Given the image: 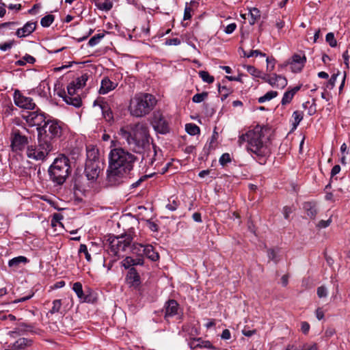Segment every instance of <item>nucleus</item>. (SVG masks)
I'll return each instance as SVG.
<instances>
[{
    "label": "nucleus",
    "instance_id": "28",
    "mask_svg": "<svg viewBox=\"0 0 350 350\" xmlns=\"http://www.w3.org/2000/svg\"><path fill=\"white\" fill-rule=\"evenodd\" d=\"M278 95V93L276 91L271 90V91L267 92L264 96H260L258 98V103H262L266 101L271 100V99L275 98Z\"/></svg>",
    "mask_w": 350,
    "mask_h": 350
},
{
    "label": "nucleus",
    "instance_id": "53",
    "mask_svg": "<svg viewBox=\"0 0 350 350\" xmlns=\"http://www.w3.org/2000/svg\"><path fill=\"white\" fill-rule=\"evenodd\" d=\"M14 44V41H10L8 42H4L0 44V50L3 51H6L9 49H10Z\"/></svg>",
    "mask_w": 350,
    "mask_h": 350
},
{
    "label": "nucleus",
    "instance_id": "10",
    "mask_svg": "<svg viewBox=\"0 0 350 350\" xmlns=\"http://www.w3.org/2000/svg\"><path fill=\"white\" fill-rule=\"evenodd\" d=\"M14 104L22 109L33 110L36 107V103L30 97L24 96L18 90H16L13 94Z\"/></svg>",
    "mask_w": 350,
    "mask_h": 350
},
{
    "label": "nucleus",
    "instance_id": "50",
    "mask_svg": "<svg viewBox=\"0 0 350 350\" xmlns=\"http://www.w3.org/2000/svg\"><path fill=\"white\" fill-rule=\"evenodd\" d=\"M152 174L150 175H143L137 181L132 183L131 187L133 188L137 187L141 185V184L146 180L148 178L151 177Z\"/></svg>",
    "mask_w": 350,
    "mask_h": 350
},
{
    "label": "nucleus",
    "instance_id": "14",
    "mask_svg": "<svg viewBox=\"0 0 350 350\" xmlns=\"http://www.w3.org/2000/svg\"><path fill=\"white\" fill-rule=\"evenodd\" d=\"M23 117L31 126H42V124H44V122L46 121L45 120L46 118L44 113L38 111L29 112L27 115Z\"/></svg>",
    "mask_w": 350,
    "mask_h": 350
},
{
    "label": "nucleus",
    "instance_id": "38",
    "mask_svg": "<svg viewBox=\"0 0 350 350\" xmlns=\"http://www.w3.org/2000/svg\"><path fill=\"white\" fill-rule=\"evenodd\" d=\"M208 96L207 92H202L200 94H195L192 98L193 103H200L202 102Z\"/></svg>",
    "mask_w": 350,
    "mask_h": 350
},
{
    "label": "nucleus",
    "instance_id": "2",
    "mask_svg": "<svg viewBox=\"0 0 350 350\" xmlns=\"http://www.w3.org/2000/svg\"><path fill=\"white\" fill-rule=\"evenodd\" d=\"M266 132L267 129L258 125L241 135L238 139L240 146L244 142H247V152L260 165L265 164L271 154L269 140Z\"/></svg>",
    "mask_w": 350,
    "mask_h": 350
},
{
    "label": "nucleus",
    "instance_id": "61",
    "mask_svg": "<svg viewBox=\"0 0 350 350\" xmlns=\"http://www.w3.org/2000/svg\"><path fill=\"white\" fill-rule=\"evenodd\" d=\"M231 337L230 332L228 329L223 330L221 338L224 340H229Z\"/></svg>",
    "mask_w": 350,
    "mask_h": 350
},
{
    "label": "nucleus",
    "instance_id": "58",
    "mask_svg": "<svg viewBox=\"0 0 350 350\" xmlns=\"http://www.w3.org/2000/svg\"><path fill=\"white\" fill-rule=\"evenodd\" d=\"M342 58L344 59V63L346 66L347 68H349V55L348 51H345L342 54Z\"/></svg>",
    "mask_w": 350,
    "mask_h": 350
},
{
    "label": "nucleus",
    "instance_id": "6",
    "mask_svg": "<svg viewBox=\"0 0 350 350\" xmlns=\"http://www.w3.org/2000/svg\"><path fill=\"white\" fill-rule=\"evenodd\" d=\"M38 137L47 142L59 137L62 133V123L57 120H47L44 124L37 127Z\"/></svg>",
    "mask_w": 350,
    "mask_h": 350
},
{
    "label": "nucleus",
    "instance_id": "15",
    "mask_svg": "<svg viewBox=\"0 0 350 350\" xmlns=\"http://www.w3.org/2000/svg\"><path fill=\"white\" fill-rule=\"evenodd\" d=\"M306 62V58L304 55L295 54L288 64H290L292 72H299L304 68Z\"/></svg>",
    "mask_w": 350,
    "mask_h": 350
},
{
    "label": "nucleus",
    "instance_id": "40",
    "mask_svg": "<svg viewBox=\"0 0 350 350\" xmlns=\"http://www.w3.org/2000/svg\"><path fill=\"white\" fill-rule=\"evenodd\" d=\"M79 253L80 254H83L85 255V257L86 260L88 262L91 261V259H92L91 258V256L89 254L88 250V247H87V246L85 244H81L80 245L79 250Z\"/></svg>",
    "mask_w": 350,
    "mask_h": 350
},
{
    "label": "nucleus",
    "instance_id": "20",
    "mask_svg": "<svg viewBox=\"0 0 350 350\" xmlns=\"http://www.w3.org/2000/svg\"><path fill=\"white\" fill-rule=\"evenodd\" d=\"M117 85V83L111 81L107 77H105L101 80L98 92L100 94H106L113 90Z\"/></svg>",
    "mask_w": 350,
    "mask_h": 350
},
{
    "label": "nucleus",
    "instance_id": "3",
    "mask_svg": "<svg viewBox=\"0 0 350 350\" xmlns=\"http://www.w3.org/2000/svg\"><path fill=\"white\" fill-rule=\"evenodd\" d=\"M135 160L133 154L122 148L111 149L109 154L108 183L112 186L120 184L133 170Z\"/></svg>",
    "mask_w": 350,
    "mask_h": 350
},
{
    "label": "nucleus",
    "instance_id": "24",
    "mask_svg": "<svg viewBox=\"0 0 350 350\" xmlns=\"http://www.w3.org/2000/svg\"><path fill=\"white\" fill-rule=\"evenodd\" d=\"M31 340L25 338H21L18 339L11 345L15 350H24L26 347L31 346Z\"/></svg>",
    "mask_w": 350,
    "mask_h": 350
},
{
    "label": "nucleus",
    "instance_id": "47",
    "mask_svg": "<svg viewBox=\"0 0 350 350\" xmlns=\"http://www.w3.org/2000/svg\"><path fill=\"white\" fill-rule=\"evenodd\" d=\"M219 92L221 95V99L224 100L228 97L229 94L230 93V91L229 89H228L226 86H221L219 85L218 87Z\"/></svg>",
    "mask_w": 350,
    "mask_h": 350
},
{
    "label": "nucleus",
    "instance_id": "17",
    "mask_svg": "<svg viewBox=\"0 0 350 350\" xmlns=\"http://www.w3.org/2000/svg\"><path fill=\"white\" fill-rule=\"evenodd\" d=\"M126 281L130 287L137 288L140 286V277L134 267L131 268L128 271L126 277Z\"/></svg>",
    "mask_w": 350,
    "mask_h": 350
},
{
    "label": "nucleus",
    "instance_id": "31",
    "mask_svg": "<svg viewBox=\"0 0 350 350\" xmlns=\"http://www.w3.org/2000/svg\"><path fill=\"white\" fill-rule=\"evenodd\" d=\"M260 15V11L258 9L256 8H253L250 10V23L251 25H254L256 21L259 19Z\"/></svg>",
    "mask_w": 350,
    "mask_h": 350
},
{
    "label": "nucleus",
    "instance_id": "44",
    "mask_svg": "<svg viewBox=\"0 0 350 350\" xmlns=\"http://www.w3.org/2000/svg\"><path fill=\"white\" fill-rule=\"evenodd\" d=\"M122 266L125 269H131L133 266V258L131 256L126 257L122 262Z\"/></svg>",
    "mask_w": 350,
    "mask_h": 350
},
{
    "label": "nucleus",
    "instance_id": "8",
    "mask_svg": "<svg viewBox=\"0 0 350 350\" xmlns=\"http://www.w3.org/2000/svg\"><path fill=\"white\" fill-rule=\"evenodd\" d=\"M108 241L109 245V254L114 256H118L120 252L125 251L131 245L133 237L129 234H125L118 237H110Z\"/></svg>",
    "mask_w": 350,
    "mask_h": 350
},
{
    "label": "nucleus",
    "instance_id": "48",
    "mask_svg": "<svg viewBox=\"0 0 350 350\" xmlns=\"http://www.w3.org/2000/svg\"><path fill=\"white\" fill-rule=\"evenodd\" d=\"M203 341L200 338L193 339L191 340L189 343L191 349H195L198 347H202Z\"/></svg>",
    "mask_w": 350,
    "mask_h": 350
},
{
    "label": "nucleus",
    "instance_id": "16",
    "mask_svg": "<svg viewBox=\"0 0 350 350\" xmlns=\"http://www.w3.org/2000/svg\"><path fill=\"white\" fill-rule=\"evenodd\" d=\"M28 144L27 137L21 135L19 132H16L12 138V147L13 150L18 151L23 150Z\"/></svg>",
    "mask_w": 350,
    "mask_h": 350
},
{
    "label": "nucleus",
    "instance_id": "23",
    "mask_svg": "<svg viewBox=\"0 0 350 350\" xmlns=\"http://www.w3.org/2000/svg\"><path fill=\"white\" fill-rule=\"evenodd\" d=\"M300 90V86H296L292 88L290 90L286 91L282 97L281 103L282 105H286L288 104L292 100L295 94Z\"/></svg>",
    "mask_w": 350,
    "mask_h": 350
},
{
    "label": "nucleus",
    "instance_id": "13",
    "mask_svg": "<svg viewBox=\"0 0 350 350\" xmlns=\"http://www.w3.org/2000/svg\"><path fill=\"white\" fill-rule=\"evenodd\" d=\"M263 80L268 83L271 86L278 89H283L287 85V79L286 77L277 75H264Z\"/></svg>",
    "mask_w": 350,
    "mask_h": 350
},
{
    "label": "nucleus",
    "instance_id": "63",
    "mask_svg": "<svg viewBox=\"0 0 350 350\" xmlns=\"http://www.w3.org/2000/svg\"><path fill=\"white\" fill-rule=\"evenodd\" d=\"M305 350H318V345L317 343L304 344Z\"/></svg>",
    "mask_w": 350,
    "mask_h": 350
},
{
    "label": "nucleus",
    "instance_id": "36",
    "mask_svg": "<svg viewBox=\"0 0 350 350\" xmlns=\"http://www.w3.org/2000/svg\"><path fill=\"white\" fill-rule=\"evenodd\" d=\"M61 308H62L61 299H55L53 301V307L50 310L49 312L51 314L59 312Z\"/></svg>",
    "mask_w": 350,
    "mask_h": 350
},
{
    "label": "nucleus",
    "instance_id": "46",
    "mask_svg": "<svg viewBox=\"0 0 350 350\" xmlns=\"http://www.w3.org/2000/svg\"><path fill=\"white\" fill-rule=\"evenodd\" d=\"M317 294L319 298L326 297L328 294L327 288L324 286L318 287L317 290Z\"/></svg>",
    "mask_w": 350,
    "mask_h": 350
},
{
    "label": "nucleus",
    "instance_id": "37",
    "mask_svg": "<svg viewBox=\"0 0 350 350\" xmlns=\"http://www.w3.org/2000/svg\"><path fill=\"white\" fill-rule=\"evenodd\" d=\"M104 37V34H101V33H98V34H96L95 36H94L93 37H92L89 42H88V44L90 46H96V44H98V42H100V40Z\"/></svg>",
    "mask_w": 350,
    "mask_h": 350
},
{
    "label": "nucleus",
    "instance_id": "9",
    "mask_svg": "<svg viewBox=\"0 0 350 350\" xmlns=\"http://www.w3.org/2000/svg\"><path fill=\"white\" fill-rule=\"evenodd\" d=\"M79 89L73 82H71L67 86L68 94L63 92L59 93V95L67 104L79 107L81 105V99L79 96H75L76 91Z\"/></svg>",
    "mask_w": 350,
    "mask_h": 350
},
{
    "label": "nucleus",
    "instance_id": "57",
    "mask_svg": "<svg viewBox=\"0 0 350 350\" xmlns=\"http://www.w3.org/2000/svg\"><path fill=\"white\" fill-rule=\"evenodd\" d=\"M315 314L318 320H322L324 318V311L323 308L319 307L315 311Z\"/></svg>",
    "mask_w": 350,
    "mask_h": 350
},
{
    "label": "nucleus",
    "instance_id": "1",
    "mask_svg": "<svg viewBox=\"0 0 350 350\" xmlns=\"http://www.w3.org/2000/svg\"><path fill=\"white\" fill-rule=\"evenodd\" d=\"M119 134L126 141L131 149L142 154V159L146 163L153 165L158 152L157 146L150 143L151 137L146 123L141 122L130 124L122 127Z\"/></svg>",
    "mask_w": 350,
    "mask_h": 350
},
{
    "label": "nucleus",
    "instance_id": "62",
    "mask_svg": "<svg viewBox=\"0 0 350 350\" xmlns=\"http://www.w3.org/2000/svg\"><path fill=\"white\" fill-rule=\"evenodd\" d=\"M31 327L30 325H27L26 324H22L20 325V327L18 328V332H31Z\"/></svg>",
    "mask_w": 350,
    "mask_h": 350
},
{
    "label": "nucleus",
    "instance_id": "55",
    "mask_svg": "<svg viewBox=\"0 0 350 350\" xmlns=\"http://www.w3.org/2000/svg\"><path fill=\"white\" fill-rule=\"evenodd\" d=\"M236 28H237L236 23H232L228 25L225 27L224 31L226 33L230 34V33H232L236 29Z\"/></svg>",
    "mask_w": 350,
    "mask_h": 350
},
{
    "label": "nucleus",
    "instance_id": "7",
    "mask_svg": "<svg viewBox=\"0 0 350 350\" xmlns=\"http://www.w3.org/2000/svg\"><path fill=\"white\" fill-rule=\"evenodd\" d=\"M38 146H28L27 157L35 161H44L53 150V144L47 142L38 137Z\"/></svg>",
    "mask_w": 350,
    "mask_h": 350
},
{
    "label": "nucleus",
    "instance_id": "41",
    "mask_svg": "<svg viewBox=\"0 0 350 350\" xmlns=\"http://www.w3.org/2000/svg\"><path fill=\"white\" fill-rule=\"evenodd\" d=\"M293 118L294 119V126L296 127L303 119L302 112L299 111H295L293 113Z\"/></svg>",
    "mask_w": 350,
    "mask_h": 350
},
{
    "label": "nucleus",
    "instance_id": "32",
    "mask_svg": "<svg viewBox=\"0 0 350 350\" xmlns=\"http://www.w3.org/2000/svg\"><path fill=\"white\" fill-rule=\"evenodd\" d=\"M198 74L204 82H206L207 83H213L214 77L213 76L210 75L208 72L202 70V71H200Z\"/></svg>",
    "mask_w": 350,
    "mask_h": 350
},
{
    "label": "nucleus",
    "instance_id": "19",
    "mask_svg": "<svg viewBox=\"0 0 350 350\" xmlns=\"http://www.w3.org/2000/svg\"><path fill=\"white\" fill-rule=\"evenodd\" d=\"M36 27V23L29 21L26 23L22 28L17 29L16 35L18 38H25L33 32Z\"/></svg>",
    "mask_w": 350,
    "mask_h": 350
},
{
    "label": "nucleus",
    "instance_id": "33",
    "mask_svg": "<svg viewBox=\"0 0 350 350\" xmlns=\"http://www.w3.org/2000/svg\"><path fill=\"white\" fill-rule=\"evenodd\" d=\"M53 21L54 16L48 14L41 19L40 24L44 27H48L53 23Z\"/></svg>",
    "mask_w": 350,
    "mask_h": 350
},
{
    "label": "nucleus",
    "instance_id": "43",
    "mask_svg": "<svg viewBox=\"0 0 350 350\" xmlns=\"http://www.w3.org/2000/svg\"><path fill=\"white\" fill-rule=\"evenodd\" d=\"M243 55H244V57H247L248 58L253 57V56H258V55H260L261 57L266 56L265 53H262L259 50H252L249 53H247L245 51H243Z\"/></svg>",
    "mask_w": 350,
    "mask_h": 350
},
{
    "label": "nucleus",
    "instance_id": "30",
    "mask_svg": "<svg viewBox=\"0 0 350 350\" xmlns=\"http://www.w3.org/2000/svg\"><path fill=\"white\" fill-rule=\"evenodd\" d=\"M88 79V75L87 74H84L76 79V80L73 81L72 82L75 84L77 88L81 89L85 86Z\"/></svg>",
    "mask_w": 350,
    "mask_h": 350
},
{
    "label": "nucleus",
    "instance_id": "12",
    "mask_svg": "<svg viewBox=\"0 0 350 350\" xmlns=\"http://www.w3.org/2000/svg\"><path fill=\"white\" fill-rule=\"evenodd\" d=\"M100 170L99 163L96 160H87L85 163V174L88 179L94 181L99 176Z\"/></svg>",
    "mask_w": 350,
    "mask_h": 350
},
{
    "label": "nucleus",
    "instance_id": "26",
    "mask_svg": "<svg viewBox=\"0 0 350 350\" xmlns=\"http://www.w3.org/2000/svg\"><path fill=\"white\" fill-rule=\"evenodd\" d=\"M72 290L77 294V297L82 301H88V297L84 295L82 284L77 282L73 284Z\"/></svg>",
    "mask_w": 350,
    "mask_h": 350
},
{
    "label": "nucleus",
    "instance_id": "27",
    "mask_svg": "<svg viewBox=\"0 0 350 350\" xmlns=\"http://www.w3.org/2000/svg\"><path fill=\"white\" fill-rule=\"evenodd\" d=\"M244 68L247 70V71L253 77L261 78L263 80V75H265L261 71L256 68L253 66H244Z\"/></svg>",
    "mask_w": 350,
    "mask_h": 350
},
{
    "label": "nucleus",
    "instance_id": "64",
    "mask_svg": "<svg viewBox=\"0 0 350 350\" xmlns=\"http://www.w3.org/2000/svg\"><path fill=\"white\" fill-rule=\"evenodd\" d=\"M293 212L292 208L289 206H284L283 208V214L285 219L289 217V215Z\"/></svg>",
    "mask_w": 350,
    "mask_h": 350
},
{
    "label": "nucleus",
    "instance_id": "5",
    "mask_svg": "<svg viewBox=\"0 0 350 350\" xmlns=\"http://www.w3.org/2000/svg\"><path fill=\"white\" fill-rule=\"evenodd\" d=\"M69 172V159L64 155L56 158L49 169L51 179L58 185L65 182Z\"/></svg>",
    "mask_w": 350,
    "mask_h": 350
},
{
    "label": "nucleus",
    "instance_id": "45",
    "mask_svg": "<svg viewBox=\"0 0 350 350\" xmlns=\"http://www.w3.org/2000/svg\"><path fill=\"white\" fill-rule=\"evenodd\" d=\"M101 109H102L103 113V116H104V118H105V120L109 122L112 120L113 115H112L111 111L109 109H107V107H103V106H101Z\"/></svg>",
    "mask_w": 350,
    "mask_h": 350
},
{
    "label": "nucleus",
    "instance_id": "42",
    "mask_svg": "<svg viewBox=\"0 0 350 350\" xmlns=\"http://www.w3.org/2000/svg\"><path fill=\"white\" fill-rule=\"evenodd\" d=\"M326 42H327L331 47H335L337 45V42L334 38L333 33L330 32L326 35Z\"/></svg>",
    "mask_w": 350,
    "mask_h": 350
},
{
    "label": "nucleus",
    "instance_id": "39",
    "mask_svg": "<svg viewBox=\"0 0 350 350\" xmlns=\"http://www.w3.org/2000/svg\"><path fill=\"white\" fill-rule=\"evenodd\" d=\"M219 162L221 165L225 166L231 162V157L229 153H224L219 158Z\"/></svg>",
    "mask_w": 350,
    "mask_h": 350
},
{
    "label": "nucleus",
    "instance_id": "18",
    "mask_svg": "<svg viewBox=\"0 0 350 350\" xmlns=\"http://www.w3.org/2000/svg\"><path fill=\"white\" fill-rule=\"evenodd\" d=\"M179 305L174 299H170L165 305V319H168L178 314Z\"/></svg>",
    "mask_w": 350,
    "mask_h": 350
},
{
    "label": "nucleus",
    "instance_id": "54",
    "mask_svg": "<svg viewBox=\"0 0 350 350\" xmlns=\"http://www.w3.org/2000/svg\"><path fill=\"white\" fill-rule=\"evenodd\" d=\"M191 12H192L191 8H190L189 6L186 5L185 11H184L183 19L184 20H189L191 18Z\"/></svg>",
    "mask_w": 350,
    "mask_h": 350
},
{
    "label": "nucleus",
    "instance_id": "4",
    "mask_svg": "<svg viewBox=\"0 0 350 350\" xmlns=\"http://www.w3.org/2000/svg\"><path fill=\"white\" fill-rule=\"evenodd\" d=\"M157 104L156 98L148 93H137L131 98L129 111L132 116L142 118L148 115Z\"/></svg>",
    "mask_w": 350,
    "mask_h": 350
},
{
    "label": "nucleus",
    "instance_id": "60",
    "mask_svg": "<svg viewBox=\"0 0 350 350\" xmlns=\"http://www.w3.org/2000/svg\"><path fill=\"white\" fill-rule=\"evenodd\" d=\"M166 208L170 211H175L178 208V204L175 200H173L172 202H170L166 205Z\"/></svg>",
    "mask_w": 350,
    "mask_h": 350
},
{
    "label": "nucleus",
    "instance_id": "49",
    "mask_svg": "<svg viewBox=\"0 0 350 350\" xmlns=\"http://www.w3.org/2000/svg\"><path fill=\"white\" fill-rule=\"evenodd\" d=\"M87 160H96L97 157V150L94 148H88L87 150Z\"/></svg>",
    "mask_w": 350,
    "mask_h": 350
},
{
    "label": "nucleus",
    "instance_id": "35",
    "mask_svg": "<svg viewBox=\"0 0 350 350\" xmlns=\"http://www.w3.org/2000/svg\"><path fill=\"white\" fill-rule=\"evenodd\" d=\"M146 245L140 244V243H134L132 247L133 253L136 254L138 256L142 257L143 254V249L145 247Z\"/></svg>",
    "mask_w": 350,
    "mask_h": 350
},
{
    "label": "nucleus",
    "instance_id": "29",
    "mask_svg": "<svg viewBox=\"0 0 350 350\" xmlns=\"http://www.w3.org/2000/svg\"><path fill=\"white\" fill-rule=\"evenodd\" d=\"M185 130L187 133L191 135H196L200 132L199 126L192 123L187 124L185 125Z\"/></svg>",
    "mask_w": 350,
    "mask_h": 350
},
{
    "label": "nucleus",
    "instance_id": "59",
    "mask_svg": "<svg viewBox=\"0 0 350 350\" xmlns=\"http://www.w3.org/2000/svg\"><path fill=\"white\" fill-rule=\"evenodd\" d=\"M167 45H178L180 44V40L178 38H172L167 40L165 42Z\"/></svg>",
    "mask_w": 350,
    "mask_h": 350
},
{
    "label": "nucleus",
    "instance_id": "21",
    "mask_svg": "<svg viewBox=\"0 0 350 350\" xmlns=\"http://www.w3.org/2000/svg\"><path fill=\"white\" fill-rule=\"evenodd\" d=\"M303 208L306 213L307 215L310 219H314L317 213L318 208L317 204L314 202H306L304 204Z\"/></svg>",
    "mask_w": 350,
    "mask_h": 350
},
{
    "label": "nucleus",
    "instance_id": "52",
    "mask_svg": "<svg viewBox=\"0 0 350 350\" xmlns=\"http://www.w3.org/2000/svg\"><path fill=\"white\" fill-rule=\"evenodd\" d=\"M266 61L267 63V70L269 72H271L274 69L275 61L273 58L269 57H267Z\"/></svg>",
    "mask_w": 350,
    "mask_h": 350
},
{
    "label": "nucleus",
    "instance_id": "11",
    "mask_svg": "<svg viewBox=\"0 0 350 350\" xmlns=\"http://www.w3.org/2000/svg\"><path fill=\"white\" fill-rule=\"evenodd\" d=\"M152 125L157 133L166 134L170 132V126L166 118L159 111L154 112L152 116Z\"/></svg>",
    "mask_w": 350,
    "mask_h": 350
},
{
    "label": "nucleus",
    "instance_id": "25",
    "mask_svg": "<svg viewBox=\"0 0 350 350\" xmlns=\"http://www.w3.org/2000/svg\"><path fill=\"white\" fill-rule=\"evenodd\" d=\"M28 260L26 257L20 256L10 260L8 262V265L9 267L16 269L20 267L21 264H26Z\"/></svg>",
    "mask_w": 350,
    "mask_h": 350
},
{
    "label": "nucleus",
    "instance_id": "34",
    "mask_svg": "<svg viewBox=\"0 0 350 350\" xmlns=\"http://www.w3.org/2000/svg\"><path fill=\"white\" fill-rule=\"evenodd\" d=\"M98 8L101 10L109 11L113 7V3L111 0H105L97 5Z\"/></svg>",
    "mask_w": 350,
    "mask_h": 350
},
{
    "label": "nucleus",
    "instance_id": "22",
    "mask_svg": "<svg viewBox=\"0 0 350 350\" xmlns=\"http://www.w3.org/2000/svg\"><path fill=\"white\" fill-rule=\"evenodd\" d=\"M143 254L152 261H157L159 258L158 252L154 250L151 245H145V247L143 249Z\"/></svg>",
    "mask_w": 350,
    "mask_h": 350
},
{
    "label": "nucleus",
    "instance_id": "51",
    "mask_svg": "<svg viewBox=\"0 0 350 350\" xmlns=\"http://www.w3.org/2000/svg\"><path fill=\"white\" fill-rule=\"evenodd\" d=\"M338 75H339V72L332 75L331 78L327 83L326 86L327 88L332 89L334 87L335 83H336V79H337V77L338 76Z\"/></svg>",
    "mask_w": 350,
    "mask_h": 350
},
{
    "label": "nucleus",
    "instance_id": "56",
    "mask_svg": "<svg viewBox=\"0 0 350 350\" xmlns=\"http://www.w3.org/2000/svg\"><path fill=\"white\" fill-rule=\"evenodd\" d=\"M310 325L306 321L301 322V330L304 334H307L310 330Z\"/></svg>",
    "mask_w": 350,
    "mask_h": 350
}]
</instances>
